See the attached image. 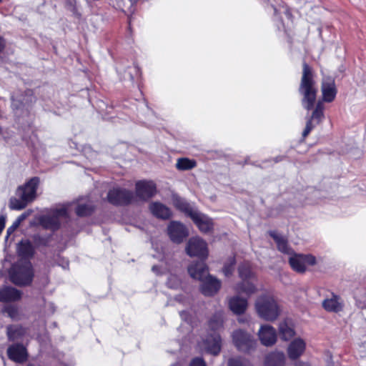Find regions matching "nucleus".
<instances>
[{
	"mask_svg": "<svg viewBox=\"0 0 366 366\" xmlns=\"http://www.w3.org/2000/svg\"><path fill=\"white\" fill-rule=\"evenodd\" d=\"M17 252L22 259L12 266L10 270V277L15 285H26L31 282L33 270L29 259L34 253L32 244L28 240H21L17 247Z\"/></svg>",
	"mask_w": 366,
	"mask_h": 366,
	"instance_id": "1",
	"label": "nucleus"
},
{
	"mask_svg": "<svg viewBox=\"0 0 366 366\" xmlns=\"http://www.w3.org/2000/svg\"><path fill=\"white\" fill-rule=\"evenodd\" d=\"M270 235L277 244L278 250L289 256V263L295 271L302 273L306 270L307 266L316 264L317 261L315 256L295 253L289 246L285 237L275 232H271Z\"/></svg>",
	"mask_w": 366,
	"mask_h": 366,
	"instance_id": "2",
	"label": "nucleus"
},
{
	"mask_svg": "<svg viewBox=\"0 0 366 366\" xmlns=\"http://www.w3.org/2000/svg\"><path fill=\"white\" fill-rule=\"evenodd\" d=\"M188 272L193 279L202 282L201 291L204 295L212 296L220 289V281L209 275L208 269L204 261L191 264L188 267Z\"/></svg>",
	"mask_w": 366,
	"mask_h": 366,
	"instance_id": "3",
	"label": "nucleus"
},
{
	"mask_svg": "<svg viewBox=\"0 0 366 366\" xmlns=\"http://www.w3.org/2000/svg\"><path fill=\"white\" fill-rule=\"evenodd\" d=\"M299 92L302 96V104L303 107L307 110L313 108L317 89L314 79L313 70L305 62L302 65V75Z\"/></svg>",
	"mask_w": 366,
	"mask_h": 366,
	"instance_id": "4",
	"label": "nucleus"
},
{
	"mask_svg": "<svg viewBox=\"0 0 366 366\" xmlns=\"http://www.w3.org/2000/svg\"><path fill=\"white\" fill-rule=\"evenodd\" d=\"M254 307L258 316L266 321H274L280 315V307L270 294L259 295L254 303Z\"/></svg>",
	"mask_w": 366,
	"mask_h": 366,
	"instance_id": "5",
	"label": "nucleus"
},
{
	"mask_svg": "<svg viewBox=\"0 0 366 366\" xmlns=\"http://www.w3.org/2000/svg\"><path fill=\"white\" fill-rule=\"evenodd\" d=\"M223 323L222 317L220 315L215 316L209 321V326L213 333L203 337L202 341L198 343V347L201 351L217 355L221 350V338L215 332L222 327Z\"/></svg>",
	"mask_w": 366,
	"mask_h": 366,
	"instance_id": "6",
	"label": "nucleus"
},
{
	"mask_svg": "<svg viewBox=\"0 0 366 366\" xmlns=\"http://www.w3.org/2000/svg\"><path fill=\"white\" fill-rule=\"evenodd\" d=\"M68 215V209L66 206H61L59 208L52 211L51 213L44 215L40 219L41 224L51 230L58 229L60 221L66 218Z\"/></svg>",
	"mask_w": 366,
	"mask_h": 366,
	"instance_id": "7",
	"label": "nucleus"
},
{
	"mask_svg": "<svg viewBox=\"0 0 366 366\" xmlns=\"http://www.w3.org/2000/svg\"><path fill=\"white\" fill-rule=\"evenodd\" d=\"M185 250L189 256L197 257L203 260L207 257L209 252L207 242L199 237L190 238Z\"/></svg>",
	"mask_w": 366,
	"mask_h": 366,
	"instance_id": "8",
	"label": "nucleus"
},
{
	"mask_svg": "<svg viewBox=\"0 0 366 366\" xmlns=\"http://www.w3.org/2000/svg\"><path fill=\"white\" fill-rule=\"evenodd\" d=\"M107 199L112 204H127L132 202L134 196L129 190L114 188L108 192Z\"/></svg>",
	"mask_w": 366,
	"mask_h": 366,
	"instance_id": "9",
	"label": "nucleus"
},
{
	"mask_svg": "<svg viewBox=\"0 0 366 366\" xmlns=\"http://www.w3.org/2000/svg\"><path fill=\"white\" fill-rule=\"evenodd\" d=\"M39 184L38 177H33L24 185L19 186L16 192L17 196H23L29 202L36 198V189Z\"/></svg>",
	"mask_w": 366,
	"mask_h": 366,
	"instance_id": "10",
	"label": "nucleus"
},
{
	"mask_svg": "<svg viewBox=\"0 0 366 366\" xmlns=\"http://www.w3.org/2000/svg\"><path fill=\"white\" fill-rule=\"evenodd\" d=\"M232 339L234 344L240 351H249L254 345V341L252 337L241 330L233 332Z\"/></svg>",
	"mask_w": 366,
	"mask_h": 366,
	"instance_id": "11",
	"label": "nucleus"
},
{
	"mask_svg": "<svg viewBox=\"0 0 366 366\" xmlns=\"http://www.w3.org/2000/svg\"><path fill=\"white\" fill-rule=\"evenodd\" d=\"M157 192L156 184L152 181L142 180L136 183L135 194L137 198L146 201Z\"/></svg>",
	"mask_w": 366,
	"mask_h": 366,
	"instance_id": "12",
	"label": "nucleus"
},
{
	"mask_svg": "<svg viewBox=\"0 0 366 366\" xmlns=\"http://www.w3.org/2000/svg\"><path fill=\"white\" fill-rule=\"evenodd\" d=\"M167 234L174 243H181L189 233L185 226L179 222L172 221L167 227Z\"/></svg>",
	"mask_w": 366,
	"mask_h": 366,
	"instance_id": "13",
	"label": "nucleus"
},
{
	"mask_svg": "<svg viewBox=\"0 0 366 366\" xmlns=\"http://www.w3.org/2000/svg\"><path fill=\"white\" fill-rule=\"evenodd\" d=\"M258 336L261 343L267 347L273 345L277 341L276 330L269 325H264L260 327Z\"/></svg>",
	"mask_w": 366,
	"mask_h": 366,
	"instance_id": "14",
	"label": "nucleus"
},
{
	"mask_svg": "<svg viewBox=\"0 0 366 366\" xmlns=\"http://www.w3.org/2000/svg\"><path fill=\"white\" fill-rule=\"evenodd\" d=\"M190 218L202 232H208L213 228L212 219L197 210L190 214Z\"/></svg>",
	"mask_w": 366,
	"mask_h": 366,
	"instance_id": "15",
	"label": "nucleus"
},
{
	"mask_svg": "<svg viewBox=\"0 0 366 366\" xmlns=\"http://www.w3.org/2000/svg\"><path fill=\"white\" fill-rule=\"evenodd\" d=\"M306 343L300 337L294 339L288 345L287 352L290 360H297L305 352Z\"/></svg>",
	"mask_w": 366,
	"mask_h": 366,
	"instance_id": "16",
	"label": "nucleus"
},
{
	"mask_svg": "<svg viewBox=\"0 0 366 366\" xmlns=\"http://www.w3.org/2000/svg\"><path fill=\"white\" fill-rule=\"evenodd\" d=\"M322 98L325 102H332L336 96L337 90L335 81L331 78L324 79L322 84Z\"/></svg>",
	"mask_w": 366,
	"mask_h": 366,
	"instance_id": "17",
	"label": "nucleus"
},
{
	"mask_svg": "<svg viewBox=\"0 0 366 366\" xmlns=\"http://www.w3.org/2000/svg\"><path fill=\"white\" fill-rule=\"evenodd\" d=\"M7 355L9 359L19 363L24 362L27 357L26 348L20 344L10 346L7 350Z\"/></svg>",
	"mask_w": 366,
	"mask_h": 366,
	"instance_id": "18",
	"label": "nucleus"
},
{
	"mask_svg": "<svg viewBox=\"0 0 366 366\" xmlns=\"http://www.w3.org/2000/svg\"><path fill=\"white\" fill-rule=\"evenodd\" d=\"M323 308L330 312H338L343 308V302L341 299L335 295L325 299L322 302Z\"/></svg>",
	"mask_w": 366,
	"mask_h": 366,
	"instance_id": "19",
	"label": "nucleus"
},
{
	"mask_svg": "<svg viewBox=\"0 0 366 366\" xmlns=\"http://www.w3.org/2000/svg\"><path fill=\"white\" fill-rule=\"evenodd\" d=\"M149 209L154 216L159 219H167L172 215L169 208L158 202L151 203Z\"/></svg>",
	"mask_w": 366,
	"mask_h": 366,
	"instance_id": "20",
	"label": "nucleus"
},
{
	"mask_svg": "<svg viewBox=\"0 0 366 366\" xmlns=\"http://www.w3.org/2000/svg\"><path fill=\"white\" fill-rule=\"evenodd\" d=\"M285 362V353L280 351H274L267 355L264 366H284Z\"/></svg>",
	"mask_w": 366,
	"mask_h": 366,
	"instance_id": "21",
	"label": "nucleus"
},
{
	"mask_svg": "<svg viewBox=\"0 0 366 366\" xmlns=\"http://www.w3.org/2000/svg\"><path fill=\"white\" fill-rule=\"evenodd\" d=\"M21 297V292L14 287H5L0 290V302L16 301L19 300Z\"/></svg>",
	"mask_w": 366,
	"mask_h": 366,
	"instance_id": "22",
	"label": "nucleus"
},
{
	"mask_svg": "<svg viewBox=\"0 0 366 366\" xmlns=\"http://www.w3.org/2000/svg\"><path fill=\"white\" fill-rule=\"evenodd\" d=\"M247 299L241 298L238 296L232 297L229 302L230 310L237 315L244 313L247 310Z\"/></svg>",
	"mask_w": 366,
	"mask_h": 366,
	"instance_id": "23",
	"label": "nucleus"
},
{
	"mask_svg": "<svg viewBox=\"0 0 366 366\" xmlns=\"http://www.w3.org/2000/svg\"><path fill=\"white\" fill-rule=\"evenodd\" d=\"M279 333L281 339L287 341L292 338L295 335V330L286 320L282 321L279 325Z\"/></svg>",
	"mask_w": 366,
	"mask_h": 366,
	"instance_id": "24",
	"label": "nucleus"
},
{
	"mask_svg": "<svg viewBox=\"0 0 366 366\" xmlns=\"http://www.w3.org/2000/svg\"><path fill=\"white\" fill-rule=\"evenodd\" d=\"M172 202L176 208L184 212L189 217L190 214L195 211V209H194L184 199L177 195H173Z\"/></svg>",
	"mask_w": 366,
	"mask_h": 366,
	"instance_id": "25",
	"label": "nucleus"
},
{
	"mask_svg": "<svg viewBox=\"0 0 366 366\" xmlns=\"http://www.w3.org/2000/svg\"><path fill=\"white\" fill-rule=\"evenodd\" d=\"M235 290L239 294H245L247 296H250L257 292V288L256 286L247 280H243L240 284L237 285Z\"/></svg>",
	"mask_w": 366,
	"mask_h": 366,
	"instance_id": "26",
	"label": "nucleus"
},
{
	"mask_svg": "<svg viewBox=\"0 0 366 366\" xmlns=\"http://www.w3.org/2000/svg\"><path fill=\"white\" fill-rule=\"evenodd\" d=\"M25 333V329L19 325H11L7 327V335L10 340H17Z\"/></svg>",
	"mask_w": 366,
	"mask_h": 366,
	"instance_id": "27",
	"label": "nucleus"
},
{
	"mask_svg": "<svg viewBox=\"0 0 366 366\" xmlns=\"http://www.w3.org/2000/svg\"><path fill=\"white\" fill-rule=\"evenodd\" d=\"M19 198L12 197L9 200V208L12 210H21L29 203L23 196H18Z\"/></svg>",
	"mask_w": 366,
	"mask_h": 366,
	"instance_id": "28",
	"label": "nucleus"
},
{
	"mask_svg": "<svg viewBox=\"0 0 366 366\" xmlns=\"http://www.w3.org/2000/svg\"><path fill=\"white\" fill-rule=\"evenodd\" d=\"M196 162L188 158H180L177 160L176 167L179 170H188L196 167Z\"/></svg>",
	"mask_w": 366,
	"mask_h": 366,
	"instance_id": "29",
	"label": "nucleus"
},
{
	"mask_svg": "<svg viewBox=\"0 0 366 366\" xmlns=\"http://www.w3.org/2000/svg\"><path fill=\"white\" fill-rule=\"evenodd\" d=\"M238 271L239 275L242 280H247L253 276L250 264L248 262L239 265Z\"/></svg>",
	"mask_w": 366,
	"mask_h": 366,
	"instance_id": "30",
	"label": "nucleus"
},
{
	"mask_svg": "<svg viewBox=\"0 0 366 366\" xmlns=\"http://www.w3.org/2000/svg\"><path fill=\"white\" fill-rule=\"evenodd\" d=\"M323 110H324L323 104L322 102H319L317 104L316 107H315V110L313 111L312 117L310 119H311L312 122L313 120L316 121L317 124H319L322 120V119L324 117Z\"/></svg>",
	"mask_w": 366,
	"mask_h": 366,
	"instance_id": "31",
	"label": "nucleus"
},
{
	"mask_svg": "<svg viewBox=\"0 0 366 366\" xmlns=\"http://www.w3.org/2000/svg\"><path fill=\"white\" fill-rule=\"evenodd\" d=\"M93 207L90 204H79L76 208V213L78 216H86L92 213Z\"/></svg>",
	"mask_w": 366,
	"mask_h": 366,
	"instance_id": "32",
	"label": "nucleus"
},
{
	"mask_svg": "<svg viewBox=\"0 0 366 366\" xmlns=\"http://www.w3.org/2000/svg\"><path fill=\"white\" fill-rule=\"evenodd\" d=\"M235 264L234 257H230L228 262L225 263L223 267V272L226 277H229L232 274L234 265Z\"/></svg>",
	"mask_w": 366,
	"mask_h": 366,
	"instance_id": "33",
	"label": "nucleus"
},
{
	"mask_svg": "<svg viewBox=\"0 0 366 366\" xmlns=\"http://www.w3.org/2000/svg\"><path fill=\"white\" fill-rule=\"evenodd\" d=\"M249 362L240 357L230 359L228 362V366H248Z\"/></svg>",
	"mask_w": 366,
	"mask_h": 366,
	"instance_id": "34",
	"label": "nucleus"
},
{
	"mask_svg": "<svg viewBox=\"0 0 366 366\" xmlns=\"http://www.w3.org/2000/svg\"><path fill=\"white\" fill-rule=\"evenodd\" d=\"M4 312L13 320H16L19 317V311L16 307L8 306L4 309Z\"/></svg>",
	"mask_w": 366,
	"mask_h": 366,
	"instance_id": "35",
	"label": "nucleus"
},
{
	"mask_svg": "<svg viewBox=\"0 0 366 366\" xmlns=\"http://www.w3.org/2000/svg\"><path fill=\"white\" fill-rule=\"evenodd\" d=\"M167 285L170 288H177L180 285V281L176 276L171 275L168 279Z\"/></svg>",
	"mask_w": 366,
	"mask_h": 366,
	"instance_id": "36",
	"label": "nucleus"
},
{
	"mask_svg": "<svg viewBox=\"0 0 366 366\" xmlns=\"http://www.w3.org/2000/svg\"><path fill=\"white\" fill-rule=\"evenodd\" d=\"M314 127L315 126L312 124V120L309 119L307 122L305 129H304V131L302 132L303 137H306L309 134V133L311 132V130L314 128Z\"/></svg>",
	"mask_w": 366,
	"mask_h": 366,
	"instance_id": "37",
	"label": "nucleus"
},
{
	"mask_svg": "<svg viewBox=\"0 0 366 366\" xmlns=\"http://www.w3.org/2000/svg\"><path fill=\"white\" fill-rule=\"evenodd\" d=\"M19 225L20 224L15 220L13 224L7 229L6 239L19 227Z\"/></svg>",
	"mask_w": 366,
	"mask_h": 366,
	"instance_id": "38",
	"label": "nucleus"
},
{
	"mask_svg": "<svg viewBox=\"0 0 366 366\" xmlns=\"http://www.w3.org/2000/svg\"><path fill=\"white\" fill-rule=\"evenodd\" d=\"M190 366H206V364L202 358L197 357L192 360Z\"/></svg>",
	"mask_w": 366,
	"mask_h": 366,
	"instance_id": "39",
	"label": "nucleus"
},
{
	"mask_svg": "<svg viewBox=\"0 0 366 366\" xmlns=\"http://www.w3.org/2000/svg\"><path fill=\"white\" fill-rule=\"evenodd\" d=\"M31 211H27V212L22 213L21 215H19L18 217V218L16 219V221L17 222H19V224H21L24 219H26L31 214Z\"/></svg>",
	"mask_w": 366,
	"mask_h": 366,
	"instance_id": "40",
	"label": "nucleus"
},
{
	"mask_svg": "<svg viewBox=\"0 0 366 366\" xmlns=\"http://www.w3.org/2000/svg\"><path fill=\"white\" fill-rule=\"evenodd\" d=\"M67 6L69 7V9H70L72 11H75V4L76 1L75 0H67Z\"/></svg>",
	"mask_w": 366,
	"mask_h": 366,
	"instance_id": "41",
	"label": "nucleus"
},
{
	"mask_svg": "<svg viewBox=\"0 0 366 366\" xmlns=\"http://www.w3.org/2000/svg\"><path fill=\"white\" fill-rule=\"evenodd\" d=\"M295 366H311L307 362L297 361L295 362Z\"/></svg>",
	"mask_w": 366,
	"mask_h": 366,
	"instance_id": "42",
	"label": "nucleus"
},
{
	"mask_svg": "<svg viewBox=\"0 0 366 366\" xmlns=\"http://www.w3.org/2000/svg\"><path fill=\"white\" fill-rule=\"evenodd\" d=\"M129 1L130 3V9H129V11L130 13H132L134 11L133 7L136 4L137 1L136 0H129Z\"/></svg>",
	"mask_w": 366,
	"mask_h": 366,
	"instance_id": "43",
	"label": "nucleus"
},
{
	"mask_svg": "<svg viewBox=\"0 0 366 366\" xmlns=\"http://www.w3.org/2000/svg\"><path fill=\"white\" fill-rule=\"evenodd\" d=\"M4 47V39L0 36V52L2 51V49Z\"/></svg>",
	"mask_w": 366,
	"mask_h": 366,
	"instance_id": "44",
	"label": "nucleus"
},
{
	"mask_svg": "<svg viewBox=\"0 0 366 366\" xmlns=\"http://www.w3.org/2000/svg\"><path fill=\"white\" fill-rule=\"evenodd\" d=\"M158 267L157 266H153L152 267V271L157 272H158Z\"/></svg>",
	"mask_w": 366,
	"mask_h": 366,
	"instance_id": "45",
	"label": "nucleus"
},
{
	"mask_svg": "<svg viewBox=\"0 0 366 366\" xmlns=\"http://www.w3.org/2000/svg\"><path fill=\"white\" fill-rule=\"evenodd\" d=\"M184 315V312H180V315H181L182 317H183V315Z\"/></svg>",
	"mask_w": 366,
	"mask_h": 366,
	"instance_id": "46",
	"label": "nucleus"
},
{
	"mask_svg": "<svg viewBox=\"0 0 366 366\" xmlns=\"http://www.w3.org/2000/svg\"><path fill=\"white\" fill-rule=\"evenodd\" d=\"M328 366H332V365L330 363L328 364Z\"/></svg>",
	"mask_w": 366,
	"mask_h": 366,
	"instance_id": "47",
	"label": "nucleus"
},
{
	"mask_svg": "<svg viewBox=\"0 0 366 366\" xmlns=\"http://www.w3.org/2000/svg\"><path fill=\"white\" fill-rule=\"evenodd\" d=\"M2 1V0H0V3Z\"/></svg>",
	"mask_w": 366,
	"mask_h": 366,
	"instance_id": "48",
	"label": "nucleus"
}]
</instances>
